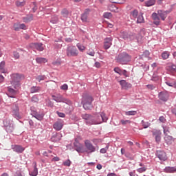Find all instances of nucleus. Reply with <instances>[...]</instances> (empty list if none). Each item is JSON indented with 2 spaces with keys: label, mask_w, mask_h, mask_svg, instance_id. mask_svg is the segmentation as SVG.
I'll use <instances>...</instances> for the list:
<instances>
[{
  "label": "nucleus",
  "mask_w": 176,
  "mask_h": 176,
  "mask_svg": "<svg viewBox=\"0 0 176 176\" xmlns=\"http://www.w3.org/2000/svg\"><path fill=\"white\" fill-rule=\"evenodd\" d=\"M36 79L38 80V82H41V80H45V76H38Z\"/></svg>",
  "instance_id": "6e6d98bb"
},
{
  "label": "nucleus",
  "mask_w": 176,
  "mask_h": 176,
  "mask_svg": "<svg viewBox=\"0 0 176 176\" xmlns=\"http://www.w3.org/2000/svg\"><path fill=\"white\" fill-rule=\"evenodd\" d=\"M157 13H158V16L161 18V20L164 21V20H166V19L167 18V14L170 13V11H164V10H159L157 11Z\"/></svg>",
  "instance_id": "4468645a"
},
{
  "label": "nucleus",
  "mask_w": 176,
  "mask_h": 176,
  "mask_svg": "<svg viewBox=\"0 0 176 176\" xmlns=\"http://www.w3.org/2000/svg\"><path fill=\"white\" fill-rule=\"evenodd\" d=\"M69 12L67 9H63L61 12V14L63 17H68Z\"/></svg>",
  "instance_id": "ea45409f"
},
{
  "label": "nucleus",
  "mask_w": 176,
  "mask_h": 176,
  "mask_svg": "<svg viewBox=\"0 0 176 176\" xmlns=\"http://www.w3.org/2000/svg\"><path fill=\"white\" fill-rule=\"evenodd\" d=\"M30 47L32 49H36V50H38V52H43L45 50L42 43H32L30 44Z\"/></svg>",
  "instance_id": "6e6552de"
},
{
  "label": "nucleus",
  "mask_w": 176,
  "mask_h": 176,
  "mask_svg": "<svg viewBox=\"0 0 176 176\" xmlns=\"http://www.w3.org/2000/svg\"><path fill=\"white\" fill-rule=\"evenodd\" d=\"M63 166H65L66 167H69V166H71V160H67L65 162H64Z\"/></svg>",
  "instance_id": "864d4df0"
},
{
  "label": "nucleus",
  "mask_w": 176,
  "mask_h": 176,
  "mask_svg": "<svg viewBox=\"0 0 176 176\" xmlns=\"http://www.w3.org/2000/svg\"><path fill=\"white\" fill-rule=\"evenodd\" d=\"M145 6H147L148 8L151 6H153L156 3V0H148L146 1L145 3Z\"/></svg>",
  "instance_id": "a878e982"
},
{
  "label": "nucleus",
  "mask_w": 176,
  "mask_h": 176,
  "mask_svg": "<svg viewBox=\"0 0 176 176\" xmlns=\"http://www.w3.org/2000/svg\"><path fill=\"white\" fill-rule=\"evenodd\" d=\"M78 50H80V52H83L84 50H86V47H85L83 45L80 44V43H78L76 45Z\"/></svg>",
  "instance_id": "e433bc0d"
},
{
  "label": "nucleus",
  "mask_w": 176,
  "mask_h": 176,
  "mask_svg": "<svg viewBox=\"0 0 176 176\" xmlns=\"http://www.w3.org/2000/svg\"><path fill=\"white\" fill-rule=\"evenodd\" d=\"M36 61L38 64H45V63H47V59L45 58H37Z\"/></svg>",
  "instance_id": "bb28decb"
},
{
  "label": "nucleus",
  "mask_w": 176,
  "mask_h": 176,
  "mask_svg": "<svg viewBox=\"0 0 176 176\" xmlns=\"http://www.w3.org/2000/svg\"><path fill=\"white\" fill-rule=\"evenodd\" d=\"M149 54H150L149 51H145V52L143 53V56H144V57H149Z\"/></svg>",
  "instance_id": "774afa93"
},
{
  "label": "nucleus",
  "mask_w": 176,
  "mask_h": 176,
  "mask_svg": "<svg viewBox=\"0 0 176 176\" xmlns=\"http://www.w3.org/2000/svg\"><path fill=\"white\" fill-rule=\"evenodd\" d=\"M151 17L154 21L160 20V18L159 17V14L156 12H153L151 15Z\"/></svg>",
  "instance_id": "f704fd0d"
},
{
  "label": "nucleus",
  "mask_w": 176,
  "mask_h": 176,
  "mask_svg": "<svg viewBox=\"0 0 176 176\" xmlns=\"http://www.w3.org/2000/svg\"><path fill=\"white\" fill-rule=\"evenodd\" d=\"M166 69L170 72H176V65L172 63H169L166 65Z\"/></svg>",
  "instance_id": "aec40b11"
},
{
  "label": "nucleus",
  "mask_w": 176,
  "mask_h": 176,
  "mask_svg": "<svg viewBox=\"0 0 176 176\" xmlns=\"http://www.w3.org/2000/svg\"><path fill=\"white\" fill-rule=\"evenodd\" d=\"M114 72L118 74L119 75H122V70L119 67H115L113 69Z\"/></svg>",
  "instance_id": "a18cd8bd"
},
{
  "label": "nucleus",
  "mask_w": 176,
  "mask_h": 176,
  "mask_svg": "<svg viewBox=\"0 0 176 176\" xmlns=\"http://www.w3.org/2000/svg\"><path fill=\"white\" fill-rule=\"evenodd\" d=\"M126 2V0H118V1H113V3H119V4H122Z\"/></svg>",
  "instance_id": "bf43d9fd"
},
{
  "label": "nucleus",
  "mask_w": 176,
  "mask_h": 176,
  "mask_svg": "<svg viewBox=\"0 0 176 176\" xmlns=\"http://www.w3.org/2000/svg\"><path fill=\"white\" fill-rule=\"evenodd\" d=\"M12 149H13L14 152H16V153H23L25 151V148L21 145H12Z\"/></svg>",
  "instance_id": "9b49d317"
},
{
  "label": "nucleus",
  "mask_w": 176,
  "mask_h": 176,
  "mask_svg": "<svg viewBox=\"0 0 176 176\" xmlns=\"http://www.w3.org/2000/svg\"><path fill=\"white\" fill-rule=\"evenodd\" d=\"M87 54L89 56H91V57H94L96 52H94V50H89V52H87Z\"/></svg>",
  "instance_id": "4d7b16f0"
},
{
  "label": "nucleus",
  "mask_w": 176,
  "mask_h": 176,
  "mask_svg": "<svg viewBox=\"0 0 176 176\" xmlns=\"http://www.w3.org/2000/svg\"><path fill=\"white\" fill-rule=\"evenodd\" d=\"M74 146H75L76 151H77V152H80V151H82V145L79 144L78 146V145H76V143H74Z\"/></svg>",
  "instance_id": "de8ad7c7"
},
{
  "label": "nucleus",
  "mask_w": 176,
  "mask_h": 176,
  "mask_svg": "<svg viewBox=\"0 0 176 176\" xmlns=\"http://www.w3.org/2000/svg\"><path fill=\"white\" fill-rule=\"evenodd\" d=\"M109 148V146H107L105 148L100 149V153H107V151Z\"/></svg>",
  "instance_id": "5fc2aeb1"
},
{
  "label": "nucleus",
  "mask_w": 176,
  "mask_h": 176,
  "mask_svg": "<svg viewBox=\"0 0 176 176\" xmlns=\"http://www.w3.org/2000/svg\"><path fill=\"white\" fill-rule=\"evenodd\" d=\"M82 118L84 120H86L87 124H100L102 122L108 120V118L104 113L95 114L94 116L85 113L82 115Z\"/></svg>",
  "instance_id": "f257e3e1"
},
{
  "label": "nucleus",
  "mask_w": 176,
  "mask_h": 176,
  "mask_svg": "<svg viewBox=\"0 0 176 176\" xmlns=\"http://www.w3.org/2000/svg\"><path fill=\"white\" fill-rule=\"evenodd\" d=\"M64 126V120L61 119H58L56 122H54L53 127L56 131H60L62 130L63 127Z\"/></svg>",
  "instance_id": "1a4fd4ad"
},
{
  "label": "nucleus",
  "mask_w": 176,
  "mask_h": 176,
  "mask_svg": "<svg viewBox=\"0 0 176 176\" xmlns=\"http://www.w3.org/2000/svg\"><path fill=\"white\" fill-rule=\"evenodd\" d=\"M66 54L68 57H76L79 54V52L75 46H69L66 50Z\"/></svg>",
  "instance_id": "39448f33"
},
{
  "label": "nucleus",
  "mask_w": 176,
  "mask_h": 176,
  "mask_svg": "<svg viewBox=\"0 0 176 176\" xmlns=\"http://www.w3.org/2000/svg\"><path fill=\"white\" fill-rule=\"evenodd\" d=\"M56 113L59 116V118H65V114H64V113L57 111Z\"/></svg>",
  "instance_id": "69168bd1"
},
{
  "label": "nucleus",
  "mask_w": 176,
  "mask_h": 176,
  "mask_svg": "<svg viewBox=\"0 0 176 176\" xmlns=\"http://www.w3.org/2000/svg\"><path fill=\"white\" fill-rule=\"evenodd\" d=\"M51 23H52V24H57V23H58V18L57 16L52 18Z\"/></svg>",
  "instance_id": "603ef678"
},
{
  "label": "nucleus",
  "mask_w": 176,
  "mask_h": 176,
  "mask_svg": "<svg viewBox=\"0 0 176 176\" xmlns=\"http://www.w3.org/2000/svg\"><path fill=\"white\" fill-rule=\"evenodd\" d=\"M142 124L144 129H148V127H149V126H151V123H149V122H145L144 120H142Z\"/></svg>",
  "instance_id": "58836bf2"
},
{
  "label": "nucleus",
  "mask_w": 176,
  "mask_h": 176,
  "mask_svg": "<svg viewBox=\"0 0 176 176\" xmlns=\"http://www.w3.org/2000/svg\"><path fill=\"white\" fill-rule=\"evenodd\" d=\"M153 135H154L155 137L156 142L159 143L161 140L160 135H162V132L160 131V130L153 131Z\"/></svg>",
  "instance_id": "a211bd4d"
},
{
  "label": "nucleus",
  "mask_w": 176,
  "mask_h": 176,
  "mask_svg": "<svg viewBox=\"0 0 176 176\" xmlns=\"http://www.w3.org/2000/svg\"><path fill=\"white\" fill-rule=\"evenodd\" d=\"M121 38H122L123 39H127V33L124 32H121Z\"/></svg>",
  "instance_id": "052dcab7"
},
{
  "label": "nucleus",
  "mask_w": 176,
  "mask_h": 176,
  "mask_svg": "<svg viewBox=\"0 0 176 176\" xmlns=\"http://www.w3.org/2000/svg\"><path fill=\"white\" fill-rule=\"evenodd\" d=\"M8 91L10 94L9 97H11V98H14V96H16V94H17V91L13 89L11 87H8Z\"/></svg>",
  "instance_id": "5701e85b"
},
{
  "label": "nucleus",
  "mask_w": 176,
  "mask_h": 176,
  "mask_svg": "<svg viewBox=\"0 0 176 176\" xmlns=\"http://www.w3.org/2000/svg\"><path fill=\"white\" fill-rule=\"evenodd\" d=\"M61 138H63L61 133H54L51 138V140L52 142H57L58 141H60Z\"/></svg>",
  "instance_id": "ddd939ff"
},
{
  "label": "nucleus",
  "mask_w": 176,
  "mask_h": 176,
  "mask_svg": "<svg viewBox=\"0 0 176 176\" xmlns=\"http://www.w3.org/2000/svg\"><path fill=\"white\" fill-rule=\"evenodd\" d=\"M34 170H33V171L30 173V175H31V176L38 175V168H36V162H34Z\"/></svg>",
  "instance_id": "b1692460"
},
{
  "label": "nucleus",
  "mask_w": 176,
  "mask_h": 176,
  "mask_svg": "<svg viewBox=\"0 0 176 176\" xmlns=\"http://www.w3.org/2000/svg\"><path fill=\"white\" fill-rule=\"evenodd\" d=\"M120 84L121 85L122 89H124V90L131 88V84L126 82L124 80H121Z\"/></svg>",
  "instance_id": "f3484780"
},
{
  "label": "nucleus",
  "mask_w": 176,
  "mask_h": 176,
  "mask_svg": "<svg viewBox=\"0 0 176 176\" xmlns=\"http://www.w3.org/2000/svg\"><path fill=\"white\" fill-rule=\"evenodd\" d=\"M52 98L56 102H65L66 104H69L70 101L65 99L61 94H58L56 96L52 95Z\"/></svg>",
  "instance_id": "423d86ee"
},
{
  "label": "nucleus",
  "mask_w": 176,
  "mask_h": 176,
  "mask_svg": "<svg viewBox=\"0 0 176 176\" xmlns=\"http://www.w3.org/2000/svg\"><path fill=\"white\" fill-rule=\"evenodd\" d=\"M130 60H131V58L126 52H124L118 55V56L116 58L117 63H119L120 64L122 65L127 64L129 61H130Z\"/></svg>",
  "instance_id": "20e7f679"
},
{
  "label": "nucleus",
  "mask_w": 176,
  "mask_h": 176,
  "mask_svg": "<svg viewBox=\"0 0 176 176\" xmlns=\"http://www.w3.org/2000/svg\"><path fill=\"white\" fill-rule=\"evenodd\" d=\"M112 41L113 38L112 37H107L104 38V48L107 50V49H109L111 46H112Z\"/></svg>",
  "instance_id": "2eb2a0df"
},
{
  "label": "nucleus",
  "mask_w": 176,
  "mask_h": 176,
  "mask_svg": "<svg viewBox=\"0 0 176 176\" xmlns=\"http://www.w3.org/2000/svg\"><path fill=\"white\" fill-rule=\"evenodd\" d=\"M164 140L168 145H171L174 142V138L168 135H165Z\"/></svg>",
  "instance_id": "4be33fe9"
},
{
  "label": "nucleus",
  "mask_w": 176,
  "mask_h": 176,
  "mask_svg": "<svg viewBox=\"0 0 176 176\" xmlns=\"http://www.w3.org/2000/svg\"><path fill=\"white\" fill-rule=\"evenodd\" d=\"M126 116H134L137 115V111H129L125 112Z\"/></svg>",
  "instance_id": "7c9ffc66"
},
{
  "label": "nucleus",
  "mask_w": 176,
  "mask_h": 176,
  "mask_svg": "<svg viewBox=\"0 0 176 176\" xmlns=\"http://www.w3.org/2000/svg\"><path fill=\"white\" fill-rule=\"evenodd\" d=\"M138 173H145L146 171V168L143 166L137 169Z\"/></svg>",
  "instance_id": "8fccbe9b"
},
{
  "label": "nucleus",
  "mask_w": 176,
  "mask_h": 176,
  "mask_svg": "<svg viewBox=\"0 0 176 176\" xmlns=\"http://www.w3.org/2000/svg\"><path fill=\"white\" fill-rule=\"evenodd\" d=\"M146 87L150 90H154V89H156V87H155L153 85H148Z\"/></svg>",
  "instance_id": "0e129e2a"
},
{
  "label": "nucleus",
  "mask_w": 176,
  "mask_h": 176,
  "mask_svg": "<svg viewBox=\"0 0 176 176\" xmlns=\"http://www.w3.org/2000/svg\"><path fill=\"white\" fill-rule=\"evenodd\" d=\"M159 98L162 101H167L168 100V93L167 92H161L159 94Z\"/></svg>",
  "instance_id": "412c9836"
},
{
  "label": "nucleus",
  "mask_w": 176,
  "mask_h": 176,
  "mask_svg": "<svg viewBox=\"0 0 176 176\" xmlns=\"http://www.w3.org/2000/svg\"><path fill=\"white\" fill-rule=\"evenodd\" d=\"M25 5V1H16V6L18 7V8H21L23 6H24Z\"/></svg>",
  "instance_id": "a19ab883"
},
{
  "label": "nucleus",
  "mask_w": 176,
  "mask_h": 176,
  "mask_svg": "<svg viewBox=\"0 0 176 176\" xmlns=\"http://www.w3.org/2000/svg\"><path fill=\"white\" fill-rule=\"evenodd\" d=\"M131 16H132L133 19H137V17L138 16V10H134L133 11H132L131 12Z\"/></svg>",
  "instance_id": "c9c22d12"
},
{
  "label": "nucleus",
  "mask_w": 176,
  "mask_h": 176,
  "mask_svg": "<svg viewBox=\"0 0 176 176\" xmlns=\"http://www.w3.org/2000/svg\"><path fill=\"white\" fill-rule=\"evenodd\" d=\"M120 123L121 124H122V126H126V124H130V123H131V121H130L129 120H121Z\"/></svg>",
  "instance_id": "79ce46f5"
},
{
  "label": "nucleus",
  "mask_w": 176,
  "mask_h": 176,
  "mask_svg": "<svg viewBox=\"0 0 176 176\" xmlns=\"http://www.w3.org/2000/svg\"><path fill=\"white\" fill-rule=\"evenodd\" d=\"M166 83L170 87H174V89H176V82H175L166 81Z\"/></svg>",
  "instance_id": "72a5a7b5"
},
{
  "label": "nucleus",
  "mask_w": 176,
  "mask_h": 176,
  "mask_svg": "<svg viewBox=\"0 0 176 176\" xmlns=\"http://www.w3.org/2000/svg\"><path fill=\"white\" fill-rule=\"evenodd\" d=\"M137 23H138V24H141L142 23H145V21L144 20V16H142V14L139 15L138 16Z\"/></svg>",
  "instance_id": "c756f323"
},
{
  "label": "nucleus",
  "mask_w": 176,
  "mask_h": 176,
  "mask_svg": "<svg viewBox=\"0 0 176 176\" xmlns=\"http://www.w3.org/2000/svg\"><path fill=\"white\" fill-rule=\"evenodd\" d=\"M0 72H1V74H5V61H2L0 63Z\"/></svg>",
  "instance_id": "2f4dec72"
},
{
  "label": "nucleus",
  "mask_w": 176,
  "mask_h": 176,
  "mask_svg": "<svg viewBox=\"0 0 176 176\" xmlns=\"http://www.w3.org/2000/svg\"><path fill=\"white\" fill-rule=\"evenodd\" d=\"M14 31H20V23H14Z\"/></svg>",
  "instance_id": "09e8293b"
},
{
  "label": "nucleus",
  "mask_w": 176,
  "mask_h": 176,
  "mask_svg": "<svg viewBox=\"0 0 176 176\" xmlns=\"http://www.w3.org/2000/svg\"><path fill=\"white\" fill-rule=\"evenodd\" d=\"M164 129V134L165 135H168V133H170V128L167 127V126H164L163 127Z\"/></svg>",
  "instance_id": "37998d69"
},
{
  "label": "nucleus",
  "mask_w": 176,
  "mask_h": 176,
  "mask_svg": "<svg viewBox=\"0 0 176 176\" xmlns=\"http://www.w3.org/2000/svg\"><path fill=\"white\" fill-rule=\"evenodd\" d=\"M53 65H61V61L60 60H55L52 63Z\"/></svg>",
  "instance_id": "e2e57ef3"
},
{
  "label": "nucleus",
  "mask_w": 176,
  "mask_h": 176,
  "mask_svg": "<svg viewBox=\"0 0 176 176\" xmlns=\"http://www.w3.org/2000/svg\"><path fill=\"white\" fill-rule=\"evenodd\" d=\"M6 130L7 133H13V130H14V128L13 127V125H9L6 126Z\"/></svg>",
  "instance_id": "4c0bfd02"
},
{
  "label": "nucleus",
  "mask_w": 176,
  "mask_h": 176,
  "mask_svg": "<svg viewBox=\"0 0 176 176\" xmlns=\"http://www.w3.org/2000/svg\"><path fill=\"white\" fill-rule=\"evenodd\" d=\"M85 145L89 153H93V152L96 151V147L93 146L91 142H90V140H85Z\"/></svg>",
  "instance_id": "9d476101"
},
{
  "label": "nucleus",
  "mask_w": 176,
  "mask_h": 176,
  "mask_svg": "<svg viewBox=\"0 0 176 176\" xmlns=\"http://www.w3.org/2000/svg\"><path fill=\"white\" fill-rule=\"evenodd\" d=\"M41 90V87H32L30 88V93H38Z\"/></svg>",
  "instance_id": "c85d7f7f"
},
{
  "label": "nucleus",
  "mask_w": 176,
  "mask_h": 176,
  "mask_svg": "<svg viewBox=\"0 0 176 176\" xmlns=\"http://www.w3.org/2000/svg\"><path fill=\"white\" fill-rule=\"evenodd\" d=\"M61 90H68V85L64 84L60 87Z\"/></svg>",
  "instance_id": "680f3d73"
},
{
  "label": "nucleus",
  "mask_w": 176,
  "mask_h": 176,
  "mask_svg": "<svg viewBox=\"0 0 176 176\" xmlns=\"http://www.w3.org/2000/svg\"><path fill=\"white\" fill-rule=\"evenodd\" d=\"M90 9H86L84 13L81 15V20L83 23H87Z\"/></svg>",
  "instance_id": "dca6fc26"
},
{
  "label": "nucleus",
  "mask_w": 176,
  "mask_h": 176,
  "mask_svg": "<svg viewBox=\"0 0 176 176\" xmlns=\"http://www.w3.org/2000/svg\"><path fill=\"white\" fill-rule=\"evenodd\" d=\"M157 156L158 159H160V160H162V162H166V160H167V155L164 151H157Z\"/></svg>",
  "instance_id": "f8f14e48"
},
{
  "label": "nucleus",
  "mask_w": 176,
  "mask_h": 176,
  "mask_svg": "<svg viewBox=\"0 0 176 176\" xmlns=\"http://www.w3.org/2000/svg\"><path fill=\"white\" fill-rule=\"evenodd\" d=\"M109 10L110 12H113V13H119L120 12L121 9L118 8L115 4H111L108 6Z\"/></svg>",
  "instance_id": "6ab92c4d"
},
{
  "label": "nucleus",
  "mask_w": 176,
  "mask_h": 176,
  "mask_svg": "<svg viewBox=\"0 0 176 176\" xmlns=\"http://www.w3.org/2000/svg\"><path fill=\"white\" fill-rule=\"evenodd\" d=\"M165 173H175L176 171V168L175 167H170V166H167L164 169Z\"/></svg>",
  "instance_id": "393cba45"
},
{
  "label": "nucleus",
  "mask_w": 176,
  "mask_h": 176,
  "mask_svg": "<svg viewBox=\"0 0 176 176\" xmlns=\"http://www.w3.org/2000/svg\"><path fill=\"white\" fill-rule=\"evenodd\" d=\"M13 56L14 58H15L16 60L20 58V54L16 51L13 52Z\"/></svg>",
  "instance_id": "3c124183"
},
{
  "label": "nucleus",
  "mask_w": 176,
  "mask_h": 176,
  "mask_svg": "<svg viewBox=\"0 0 176 176\" xmlns=\"http://www.w3.org/2000/svg\"><path fill=\"white\" fill-rule=\"evenodd\" d=\"M20 30H27V26H25V24H20Z\"/></svg>",
  "instance_id": "338daca9"
},
{
  "label": "nucleus",
  "mask_w": 176,
  "mask_h": 176,
  "mask_svg": "<svg viewBox=\"0 0 176 176\" xmlns=\"http://www.w3.org/2000/svg\"><path fill=\"white\" fill-rule=\"evenodd\" d=\"M93 101H94V99L91 96L87 95L86 94H83L82 99V104L85 111H90V109L93 108V104H92Z\"/></svg>",
  "instance_id": "f03ea898"
},
{
  "label": "nucleus",
  "mask_w": 176,
  "mask_h": 176,
  "mask_svg": "<svg viewBox=\"0 0 176 176\" xmlns=\"http://www.w3.org/2000/svg\"><path fill=\"white\" fill-rule=\"evenodd\" d=\"M33 19H34V16H32V14H30L29 16L24 17L23 21L25 23H30V21H32Z\"/></svg>",
  "instance_id": "cd10ccee"
},
{
  "label": "nucleus",
  "mask_w": 176,
  "mask_h": 176,
  "mask_svg": "<svg viewBox=\"0 0 176 176\" xmlns=\"http://www.w3.org/2000/svg\"><path fill=\"white\" fill-rule=\"evenodd\" d=\"M103 16H104V19H111L112 13H111V12H104Z\"/></svg>",
  "instance_id": "c03bdc74"
},
{
  "label": "nucleus",
  "mask_w": 176,
  "mask_h": 176,
  "mask_svg": "<svg viewBox=\"0 0 176 176\" xmlns=\"http://www.w3.org/2000/svg\"><path fill=\"white\" fill-rule=\"evenodd\" d=\"M15 176H25L24 173L21 172V170H17L15 173Z\"/></svg>",
  "instance_id": "13d9d810"
},
{
  "label": "nucleus",
  "mask_w": 176,
  "mask_h": 176,
  "mask_svg": "<svg viewBox=\"0 0 176 176\" xmlns=\"http://www.w3.org/2000/svg\"><path fill=\"white\" fill-rule=\"evenodd\" d=\"M162 57L163 60H167L170 57V53L168 52H164L162 54Z\"/></svg>",
  "instance_id": "473e14b6"
},
{
  "label": "nucleus",
  "mask_w": 176,
  "mask_h": 176,
  "mask_svg": "<svg viewBox=\"0 0 176 176\" xmlns=\"http://www.w3.org/2000/svg\"><path fill=\"white\" fill-rule=\"evenodd\" d=\"M11 78V85L14 86V89H17V87H19V83H20L22 79H24V76L19 74H13Z\"/></svg>",
  "instance_id": "7ed1b4c3"
},
{
  "label": "nucleus",
  "mask_w": 176,
  "mask_h": 176,
  "mask_svg": "<svg viewBox=\"0 0 176 176\" xmlns=\"http://www.w3.org/2000/svg\"><path fill=\"white\" fill-rule=\"evenodd\" d=\"M34 116L37 120H42L43 119V116L41 114L36 113Z\"/></svg>",
  "instance_id": "49530a36"
},
{
  "label": "nucleus",
  "mask_w": 176,
  "mask_h": 176,
  "mask_svg": "<svg viewBox=\"0 0 176 176\" xmlns=\"http://www.w3.org/2000/svg\"><path fill=\"white\" fill-rule=\"evenodd\" d=\"M19 105L13 104L12 107V113L16 119H21V116L19 112Z\"/></svg>",
  "instance_id": "0eeeda50"
}]
</instances>
